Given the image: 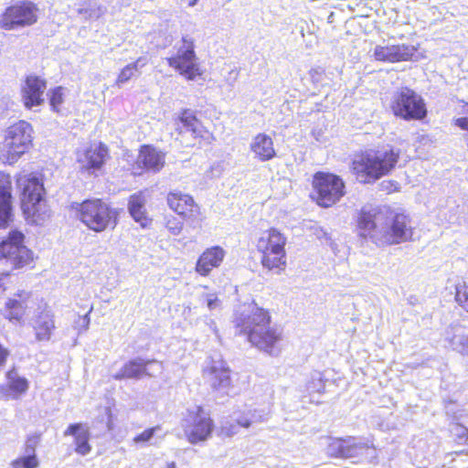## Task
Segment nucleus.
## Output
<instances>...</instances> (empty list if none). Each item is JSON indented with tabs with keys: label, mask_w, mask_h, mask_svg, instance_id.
<instances>
[{
	"label": "nucleus",
	"mask_w": 468,
	"mask_h": 468,
	"mask_svg": "<svg viewBox=\"0 0 468 468\" xmlns=\"http://www.w3.org/2000/svg\"><path fill=\"white\" fill-rule=\"evenodd\" d=\"M272 318L269 310L254 308L250 314H236L233 323L236 333L245 336L256 349L270 356H276L281 350L282 331L271 325Z\"/></svg>",
	"instance_id": "obj_1"
},
{
	"label": "nucleus",
	"mask_w": 468,
	"mask_h": 468,
	"mask_svg": "<svg viewBox=\"0 0 468 468\" xmlns=\"http://www.w3.org/2000/svg\"><path fill=\"white\" fill-rule=\"evenodd\" d=\"M401 150L394 145L382 149L360 151L351 161L350 170L356 179L362 184H373L389 176L398 166Z\"/></svg>",
	"instance_id": "obj_2"
},
{
	"label": "nucleus",
	"mask_w": 468,
	"mask_h": 468,
	"mask_svg": "<svg viewBox=\"0 0 468 468\" xmlns=\"http://www.w3.org/2000/svg\"><path fill=\"white\" fill-rule=\"evenodd\" d=\"M19 193L20 209L30 225H43L51 216L41 177L34 173L18 174L15 177Z\"/></svg>",
	"instance_id": "obj_3"
},
{
	"label": "nucleus",
	"mask_w": 468,
	"mask_h": 468,
	"mask_svg": "<svg viewBox=\"0 0 468 468\" xmlns=\"http://www.w3.org/2000/svg\"><path fill=\"white\" fill-rule=\"evenodd\" d=\"M253 252L263 270L280 274L288 266L287 237L277 228L261 231L253 242Z\"/></svg>",
	"instance_id": "obj_4"
},
{
	"label": "nucleus",
	"mask_w": 468,
	"mask_h": 468,
	"mask_svg": "<svg viewBox=\"0 0 468 468\" xmlns=\"http://www.w3.org/2000/svg\"><path fill=\"white\" fill-rule=\"evenodd\" d=\"M76 215L90 230L96 233L113 229L119 221V211L103 198H88L76 206Z\"/></svg>",
	"instance_id": "obj_5"
},
{
	"label": "nucleus",
	"mask_w": 468,
	"mask_h": 468,
	"mask_svg": "<svg viewBox=\"0 0 468 468\" xmlns=\"http://www.w3.org/2000/svg\"><path fill=\"white\" fill-rule=\"evenodd\" d=\"M33 127L19 120L5 128L0 143V161L4 164H16L33 144Z\"/></svg>",
	"instance_id": "obj_6"
},
{
	"label": "nucleus",
	"mask_w": 468,
	"mask_h": 468,
	"mask_svg": "<svg viewBox=\"0 0 468 468\" xmlns=\"http://www.w3.org/2000/svg\"><path fill=\"white\" fill-rule=\"evenodd\" d=\"M312 200L324 208L332 207L346 195L345 180L332 172L317 171L311 181Z\"/></svg>",
	"instance_id": "obj_7"
},
{
	"label": "nucleus",
	"mask_w": 468,
	"mask_h": 468,
	"mask_svg": "<svg viewBox=\"0 0 468 468\" xmlns=\"http://www.w3.org/2000/svg\"><path fill=\"white\" fill-rule=\"evenodd\" d=\"M40 17L38 5L32 0H15L0 13V29L14 31L35 26Z\"/></svg>",
	"instance_id": "obj_8"
},
{
	"label": "nucleus",
	"mask_w": 468,
	"mask_h": 468,
	"mask_svg": "<svg viewBox=\"0 0 468 468\" xmlns=\"http://www.w3.org/2000/svg\"><path fill=\"white\" fill-rule=\"evenodd\" d=\"M389 109L396 118L407 122H421L428 116L425 100L409 87H401L393 93Z\"/></svg>",
	"instance_id": "obj_9"
},
{
	"label": "nucleus",
	"mask_w": 468,
	"mask_h": 468,
	"mask_svg": "<svg viewBox=\"0 0 468 468\" xmlns=\"http://www.w3.org/2000/svg\"><path fill=\"white\" fill-rule=\"evenodd\" d=\"M387 213L388 216L384 220L387 227L378 237L377 245L392 246L413 240L414 227L410 216L389 207H387Z\"/></svg>",
	"instance_id": "obj_10"
},
{
	"label": "nucleus",
	"mask_w": 468,
	"mask_h": 468,
	"mask_svg": "<svg viewBox=\"0 0 468 468\" xmlns=\"http://www.w3.org/2000/svg\"><path fill=\"white\" fill-rule=\"evenodd\" d=\"M25 234L12 229L0 241V261H9L13 269H22L33 264V251L25 245Z\"/></svg>",
	"instance_id": "obj_11"
},
{
	"label": "nucleus",
	"mask_w": 468,
	"mask_h": 468,
	"mask_svg": "<svg viewBox=\"0 0 468 468\" xmlns=\"http://www.w3.org/2000/svg\"><path fill=\"white\" fill-rule=\"evenodd\" d=\"M168 207L192 229H201L205 215L194 197L180 190H172L166 194Z\"/></svg>",
	"instance_id": "obj_12"
},
{
	"label": "nucleus",
	"mask_w": 468,
	"mask_h": 468,
	"mask_svg": "<svg viewBox=\"0 0 468 468\" xmlns=\"http://www.w3.org/2000/svg\"><path fill=\"white\" fill-rule=\"evenodd\" d=\"M181 43L182 46L177 48L176 53L166 58L167 64L187 80L201 78L203 69L197 62L194 40L183 37Z\"/></svg>",
	"instance_id": "obj_13"
},
{
	"label": "nucleus",
	"mask_w": 468,
	"mask_h": 468,
	"mask_svg": "<svg viewBox=\"0 0 468 468\" xmlns=\"http://www.w3.org/2000/svg\"><path fill=\"white\" fill-rule=\"evenodd\" d=\"M166 153L154 144H144L138 148L135 161L131 165V175L134 177L144 174H158L165 166Z\"/></svg>",
	"instance_id": "obj_14"
},
{
	"label": "nucleus",
	"mask_w": 468,
	"mask_h": 468,
	"mask_svg": "<svg viewBox=\"0 0 468 468\" xmlns=\"http://www.w3.org/2000/svg\"><path fill=\"white\" fill-rule=\"evenodd\" d=\"M214 428L213 419L205 412L202 406H197L195 411H188L184 433L187 441L195 445L207 441Z\"/></svg>",
	"instance_id": "obj_15"
},
{
	"label": "nucleus",
	"mask_w": 468,
	"mask_h": 468,
	"mask_svg": "<svg viewBox=\"0 0 468 468\" xmlns=\"http://www.w3.org/2000/svg\"><path fill=\"white\" fill-rule=\"evenodd\" d=\"M76 155L81 172L98 176L110 159V149L103 142H93L77 151Z\"/></svg>",
	"instance_id": "obj_16"
},
{
	"label": "nucleus",
	"mask_w": 468,
	"mask_h": 468,
	"mask_svg": "<svg viewBox=\"0 0 468 468\" xmlns=\"http://www.w3.org/2000/svg\"><path fill=\"white\" fill-rule=\"evenodd\" d=\"M388 216L387 207L363 206L357 210L355 218L357 234L362 238L372 239L377 244V239L382 231L378 225L384 223Z\"/></svg>",
	"instance_id": "obj_17"
},
{
	"label": "nucleus",
	"mask_w": 468,
	"mask_h": 468,
	"mask_svg": "<svg viewBox=\"0 0 468 468\" xmlns=\"http://www.w3.org/2000/svg\"><path fill=\"white\" fill-rule=\"evenodd\" d=\"M48 87L47 80L36 74L26 75L20 89L22 102L26 109L44 103V93Z\"/></svg>",
	"instance_id": "obj_18"
},
{
	"label": "nucleus",
	"mask_w": 468,
	"mask_h": 468,
	"mask_svg": "<svg viewBox=\"0 0 468 468\" xmlns=\"http://www.w3.org/2000/svg\"><path fill=\"white\" fill-rule=\"evenodd\" d=\"M417 48L410 44L377 45L374 48L375 60L384 63H399L413 60Z\"/></svg>",
	"instance_id": "obj_19"
},
{
	"label": "nucleus",
	"mask_w": 468,
	"mask_h": 468,
	"mask_svg": "<svg viewBox=\"0 0 468 468\" xmlns=\"http://www.w3.org/2000/svg\"><path fill=\"white\" fill-rule=\"evenodd\" d=\"M32 296L31 292L18 290L13 296L7 298L1 310L3 317L12 324L24 322L28 311V302Z\"/></svg>",
	"instance_id": "obj_20"
},
{
	"label": "nucleus",
	"mask_w": 468,
	"mask_h": 468,
	"mask_svg": "<svg viewBox=\"0 0 468 468\" xmlns=\"http://www.w3.org/2000/svg\"><path fill=\"white\" fill-rule=\"evenodd\" d=\"M176 120L181 124L182 129L189 132L193 138L198 140L200 145L208 144L214 141L213 133L203 126L201 121L190 109L180 111Z\"/></svg>",
	"instance_id": "obj_21"
},
{
	"label": "nucleus",
	"mask_w": 468,
	"mask_h": 468,
	"mask_svg": "<svg viewBox=\"0 0 468 468\" xmlns=\"http://www.w3.org/2000/svg\"><path fill=\"white\" fill-rule=\"evenodd\" d=\"M13 221V178L0 171V229H5Z\"/></svg>",
	"instance_id": "obj_22"
},
{
	"label": "nucleus",
	"mask_w": 468,
	"mask_h": 468,
	"mask_svg": "<svg viewBox=\"0 0 468 468\" xmlns=\"http://www.w3.org/2000/svg\"><path fill=\"white\" fill-rule=\"evenodd\" d=\"M6 383L0 385V396L4 399H18L25 395L29 388L28 380L18 376L16 368H10L5 372Z\"/></svg>",
	"instance_id": "obj_23"
},
{
	"label": "nucleus",
	"mask_w": 468,
	"mask_h": 468,
	"mask_svg": "<svg viewBox=\"0 0 468 468\" xmlns=\"http://www.w3.org/2000/svg\"><path fill=\"white\" fill-rule=\"evenodd\" d=\"M202 373L214 390L229 389L232 386L231 371L223 362L210 363Z\"/></svg>",
	"instance_id": "obj_24"
},
{
	"label": "nucleus",
	"mask_w": 468,
	"mask_h": 468,
	"mask_svg": "<svg viewBox=\"0 0 468 468\" xmlns=\"http://www.w3.org/2000/svg\"><path fill=\"white\" fill-rule=\"evenodd\" d=\"M226 255V251L220 246L207 248L197 258L195 271L201 276H208L212 270L218 268Z\"/></svg>",
	"instance_id": "obj_25"
},
{
	"label": "nucleus",
	"mask_w": 468,
	"mask_h": 468,
	"mask_svg": "<svg viewBox=\"0 0 468 468\" xmlns=\"http://www.w3.org/2000/svg\"><path fill=\"white\" fill-rule=\"evenodd\" d=\"M32 328L37 341H49L56 330L54 313L48 309L39 312L34 318Z\"/></svg>",
	"instance_id": "obj_26"
},
{
	"label": "nucleus",
	"mask_w": 468,
	"mask_h": 468,
	"mask_svg": "<svg viewBox=\"0 0 468 468\" xmlns=\"http://www.w3.org/2000/svg\"><path fill=\"white\" fill-rule=\"evenodd\" d=\"M367 448L365 444H357L353 437L334 438L327 445L329 456L335 458H352L357 454L358 450Z\"/></svg>",
	"instance_id": "obj_27"
},
{
	"label": "nucleus",
	"mask_w": 468,
	"mask_h": 468,
	"mask_svg": "<svg viewBox=\"0 0 468 468\" xmlns=\"http://www.w3.org/2000/svg\"><path fill=\"white\" fill-rule=\"evenodd\" d=\"M254 157L261 162H267L276 156V150L272 138L264 133H257L250 145Z\"/></svg>",
	"instance_id": "obj_28"
},
{
	"label": "nucleus",
	"mask_w": 468,
	"mask_h": 468,
	"mask_svg": "<svg viewBox=\"0 0 468 468\" xmlns=\"http://www.w3.org/2000/svg\"><path fill=\"white\" fill-rule=\"evenodd\" d=\"M145 204V197L141 192L129 197L128 211L133 219L144 229L149 228L153 222V219L147 214Z\"/></svg>",
	"instance_id": "obj_29"
},
{
	"label": "nucleus",
	"mask_w": 468,
	"mask_h": 468,
	"mask_svg": "<svg viewBox=\"0 0 468 468\" xmlns=\"http://www.w3.org/2000/svg\"><path fill=\"white\" fill-rule=\"evenodd\" d=\"M65 436H73L75 452L80 455H87L91 451L90 444V433L82 423H72L64 431Z\"/></svg>",
	"instance_id": "obj_30"
},
{
	"label": "nucleus",
	"mask_w": 468,
	"mask_h": 468,
	"mask_svg": "<svg viewBox=\"0 0 468 468\" xmlns=\"http://www.w3.org/2000/svg\"><path fill=\"white\" fill-rule=\"evenodd\" d=\"M40 440V434H34L27 438L25 452L27 456H20L11 462L12 468H37L39 461L36 454V446Z\"/></svg>",
	"instance_id": "obj_31"
},
{
	"label": "nucleus",
	"mask_w": 468,
	"mask_h": 468,
	"mask_svg": "<svg viewBox=\"0 0 468 468\" xmlns=\"http://www.w3.org/2000/svg\"><path fill=\"white\" fill-rule=\"evenodd\" d=\"M154 360H144L135 358L126 362L121 371L114 376L115 379L122 378H141L145 376H150L147 372V366Z\"/></svg>",
	"instance_id": "obj_32"
},
{
	"label": "nucleus",
	"mask_w": 468,
	"mask_h": 468,
	"mask_svg": "<svg viewBox=\"0 0 468 468\" xmlns=\"http://www.w3.org/2000/svg\"><path fill=\"white\" fill-rule=\"evenodd\" d=\"M143 61L142 58H138L135 61L127 64L122 69H121L118 73L114 85L117 87H121L122 84L128 82L134 75L135 72L138 71L139 66H144L145 63H141Z\"/></svg>",
	"instance_id": "obj_33"
},
{
	"label": "nucleus",
	"mask_w": 468,
	"mask_h": 468,
	"mask_svg": "<svg viewBox=\"0 0 468 468\" xmlns=\"http://www.w3.org/2000/svg\"><path fill=\"white\" fill-rule=\"evenodd\" d=\"M453 299L456 305L468 314V282H458L454 284Z\"/></svg>",
	"instance_id": "obj_34"
},
{
	"label": "nucleus",
	"mask_w": 468,
	"mask_h": 468,
	"mask_svg": "<svg viewBox=\"0 0 468 468\" xmlns=\"http://www.w3.org/2000/svg\"><path fill=\"white\" fill-rule=\"evenodd\" d=\"M65 101V88L57 86L49 90V105L52 111L59 112Z\"/></svg>",
	"instance_id": "obj_35"
},
{
	"label": "nucleus",
	"mask_w": 468,
	"mask_h": 468,
	"mask_svg": "<svg viewBox=\"0 0 468 468\" xmlns=\"http://www.w3.org/2000/svg\"><path fill=\"white\" fill-rule=\"evenodd\" d=\"M459 104L462 116L453 119L452 123L462 131L468 132V101L459 100Z\"/></svg>",
	"instance_id": "obj_36"
},
{
	"label": "nucleus",
	"mask_w": 468,
	"mask_h": 468,
	"mask_svg": "<svg viewBox=\"0 0 468 468\" xmlns=\"http://www.w3.org/2000/svg\"><path fill=\"white\" fill-rule=\"evenodd\" d=\"M159 430V426L147 428L139 434L135 435L133 439V441L136 444H145L153 438L154 433Z\"/></svg>",
	"instance_id": "obj_37"
},
{
	"label": "nucleus",
	"mask_w": 468,
	"mask_h": 468,
	"mask_svg": "<svg viewBox=\"0 0 468 468\" xmlns=\"http://www.w3.org/2000/svg\"><path fill=\"white\" fill-rule=\"evenodd\" d=\"M184 223L186 222L183 221L180 218L178 219L175 217H169L165 219L166 229L174 235H178L182 231Z\"/></svg>",
	"instance_id": "obj_38"
},
{
	"label": "nucleus",
	"mask_w": 468,
	"mask_h": 468,
	"mask_svg": "<svg viewBox=\"0 0 468 468\" xmlns=\"http://www.w3.org/2000/svg\"><path fill=\"white\" fill-rule=\"evenodd\" d=\"M11 275L9 272H0V299L12 286Z\"/></svg>",
	"instance_id": "obj_39"
},
{
	"label": "nucleus",
	"mask_w": 468,
	"mask_h": 468,
	"mask_svg": "<svg viewBox=\"0 0 468 468\" xmlns=\"http://www.w3.org/2000/svg\"><path fill=\"white\" fill-rule=\"evenodd\" d=\"M236 433H237V429H236L235 424H233V423H228L226 425H221L219 431H218L219 436H221L223 438L231 437Z\"/></svg>",
	"instance_id": "obj_40"
},
{
	"label": "nucleus",
	"mask_w": 468,
	"mask_h": 468,
	"mask_svg": "<svg viewBox=\"0 0 468 468\" xmlns=\"http://www.w3.org/2000/svg\"><path fill=\"white\" fill-rule=\"evenodd\" d=\"M454 349L463 356H468V335H463Z\"/></svg>",
	"instance_id": "obj_41"
},
{
	"label": "nucleus",
	"mask_w": 468,
	"mask_h": 468,
	"mask_svg": "<svg viewBox=\"0 0 468 468\" xmlns=\"http://www.w3.org/2000/svg\"><path fill=\"white\" fill-rule=\"evenodd\" d=\"M380 188L387 194H390L399 190V183L394 180H385L380 184Z\"/></svg>",
	"instance_id": "obj_42"
},
{
	"label": "nucleus",
	"mask_w": 468,
	"mask_h": 468,
	"mask_svg": "<svg viewBox=\"0 0 468 468\" xmlns=\"http://www.w3.org/2000/svg\"><path fill=\"white\" fill-rule=\"evenodd\" d=\"M207 304L210 310L215 309L219 304V300L218 296L216 294L208 295L207 299Z\"/></svg>",
	"instance_id": "obj_43"
},
{
	"label": "nucleus",
	"mask_w": 468,
	"mask_h": 468,
	"mask_svg": "<svg viewBox=\"0 0 468 468\" xmlns=\"http://www.w3.org/2000/svg\"><path fill=\"white\" fill-rule=\"evenodd\" d=\"M238 425L243 428H249L251 425V420L245 419V420H239L237 421Z\"/></svg>",
	"instance_id": "obj_44"
},
{
	"label": "nucleus",
	"mask_w": 468,
	"mask_h": 468,
	"mask_svg": "<svg viewBox=\"0 0 468 468\" xmlns=\"http://www.w3.org/2000/svg\"><path fill=\"white\" fill-rule=\"evenodd\" d=\"M310 75L314 80H318L317 77L320 75V71L318 69H311Z\"/></svg>",
	"instance_id": "obj_45"
},
{
	"label": "nucleus",
	"mask_w": 468,
	"mask_h": 468,
	"mask_svg": "<svg viewBox=\"0 0 468 468\" xmlns=\"http://www.w3.org/2000/svg\"><path fill=\"white\" fill-rule=\"evenodd\" d=\"M165 468H177V466L175 462H170L166 464Z\"/></svg>",
	"instance_id": "obj_46"
},
{
	"label": "nucleus",
	"mask_w": 468,
	"mask_h": 468,
	"mask_svg": "<svg viewBox=\"0 0 468 468\" xmlns=\"http://www.w3.org/2000/svg\"><path fill=\"white\" fill-rule=\"evenodd\" d=\"M197 1L198 0H191V1H189L188 5L189 6H194L197 3Z\"/></svg>",
	"instance_id": "obj_47"
}]
</instances>
